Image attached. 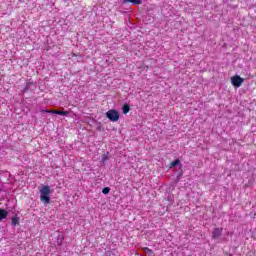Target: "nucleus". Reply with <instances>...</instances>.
Wrapping results in <instances>:
<instances>
[{"mask_svg":"<svg viewBox=\"0 0 256 256\" xmlns=\"http://www.w3.org/2000/svg\"><path fill=\"white\" fill-rule=\"evenodd\" d=\"M50 195L51 187H49L48 185L42 186V188L40 189V200L42 201V203H44V205L51 203V198L49 197Z\"/></svg>","mask_w":256,"mask_h":256,"instance_id":"obj_1","label":"nucleus"},{"mask_svg":"<svg viewBox=\"0 0 256 256\" xmlns=\"http://www.w3.org/2000/svg\"><path fill=\"white\" fill-rule=\"evenodd\" d=\"M106 117L109 119V121H112V123H115L119 121V111L115 109H110L106 112Z\"/></svg>","mask_w":256,"mask_h":256,"instance_id":"obj_2","label":"nucleus"},{"mask_svg":"<svg viewBox=\"0 0 256 256\" xmlns=\"http://www.w3.org/2000/svg\"><path fill=\"white\" fill-rule=\"evenodd\" d=\"M231 83H232L233 87H241L243 85V83H245V79H243L239 75H235V76L231 77Z\"/></svg>","mask_w":256,"mask_h":256,"instance_id":"obj_3","label":"nucleus"},{"mask_svg":"<svg viewBox=\"0 0 256 256\" xmlns=\"http://www.w3.org/2000/svg\"><path fill=\"white\" fill-rule=\"evenodd\" d=\"M44 113H52L53 115H69V111H61V110H44Z\"/></svg>","mask_w":256,"mask_h":256,"instance_id":"obj_4","label":"nucleus"},{"mask_svg":"<svg viewBox=\"0 0 256 256\" xmlns=\"http://www.w3.org/2000/svg\"><path fill=\"white\" fill-rule=\"evenodd\" d=\"M223 235V228H214L212 231V238L213 239H219Z\"/></svg>","mask_w":256,"mask_h":256,"instance_id":"obj_5","label":"nucleus"},{"mask_svg":"<svg viewBox=\"0 0 256 256\" xmlns=\"http://www.w3.org/2000/svg\"><path fill=\"white\" fill-rule=\"evenodd\" d=\"M122 3L127 5V3H133V5H141V0H123Z\"/></svg>","mask_w":256,"mask_h":256,"instance_id":"obj_6","label":"nucleus"},{"mask_svg":"<svg viewBox=\"0 0 256 256\" xmlns=\"http://www.w3.org/2000/svg\"><path fill=\"white\" fill-rule=\"evenodd\" d=\"M7 215H9V212L5 209H0V221H3V219H7Z\"/></svg>","mask_w":256,"mask_h":256,"instance_id":"obj_7","label":"nucleus"},{"mask_svg":"<svg viewBox=\"0 0 256 256\" xmlns=\"http://www.w3.org/2000/svg\"><path fill=\"white\" fill-rule=\"evenodd\" d=\"M122 111H123L124 115H127V113H129L131 111V106H129V104H124L122 107Z\"/></svg>","mask_w":256,"mask_h":256,"instance_id":"obj_8","label":"nucleus"},{"mask_svg":"<svg viewBox=\"0 0 256 256\" xmlns=\"http://www.w3.org/2000/svg\"><path fill=\"white\" fill-rule=\"evenodd\" d=\"M143 252L145 253V255L153 256V250H151V249L148 248V247H144V248H143Z\"/></svg>","mask_w":256,"mask_h":256,"instance_id":"obj_9","label":"nucleus"},{"mask_svg":"<svg viewBox=\"0 0 256 256\" xmlns=\"http://www.w3.org/2000/svg\"><path fill=\"white\" fill-rule=\"evenodd\" d=\"M181 163V160L176 159L173 162L170 163V169L173 167H177V165H179Z\"/></svg>","mask_w":256,"mask_h":256,"instance_id":"obj_10","label":"nucleus"},{"mask_svg":"<svg viewBox=\"0 0 256 256\" xmlns=\"http://www.w3.org/2000/svg\"><path fill=\"white\" fill-rule=\"evenodd\" d=\"M12 225L16 227V225H19V217L13 216L12 217Z\"/></svg>","mask_w":256,"mask_h":256,"instance_id":"obj_11","label":"nucleus"},{"mask_svg":"<svg viewBox=\"0 0 256 256\" xmlns=\"http://www.w3.org/2000/svg\"><path fill=\"white\" fill-rule=\"evenodd\" d=\"M109 191H111V188H109V187H105L102 189L103 195H109Z\"/></svg>","mask_w":256,"mask_h":256,"instance_id":"obj_12","label":"nucleus"},{"mask_svg":"<svg viewBox=\"0 0 256 256\" xmlns=\"http://www.w3.org/2000/svg\"><path fill=\"white\" fill-rule=\"evenodd\" d=\"M72 57H77V54H75V53H72Z\"/></svg>","mask_w":256,"mask_h":256,"instance_id":"obj_13","label":"nucleus"},{"mask_svg":"<svg viewBox=\"0 0 256 256\" xmlns=\"http://www.w3.org/2000/svg\"><path fill=\"white\" fill-rule=\"evenodd\" d=\"M107 159V157H104L103 161H105Z\"/></svg>","mask_w":256,"mask_h":256,"instance_id":"obj_14","label":"nucleus"}]
</instances>
